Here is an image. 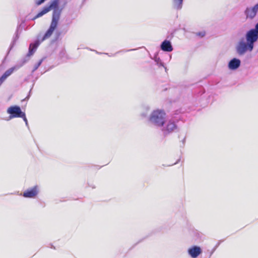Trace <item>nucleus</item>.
<instances>
[{
	"mask_svg": "<svg viewBox=\"0 0 258 258\" xmlns=\"http://www.w3.org/2000/svg\"><path fill=\"white\" fill-rule=\"evenodd\" d=\"M52 10V14L50 25L47 30L46 36L50 33H53L58 25L59 20L63 10L62 7L59 6V0H52L48 4L43 7L42 9L31 20L34 21L36 19L42 17L44 15Z\"/></svg>",
	"mask_w": 258,
	"mask_h": 258,
	"instance_id": "f257e3e1",
	"label": "nucleus"
},
{
	"mask_svg": "<svg viewBox=\"0 0 258 258\" xmlns=\"http://www.w3.org/2000/svg\"><path fill=\"white\" fill-rule=\"evenodd\" d=\"M257 40L258 34L251 28L246 31L244 37L240 38L235 48H253Z\"/></svg>",
	"mask_w": 258,
	"mask_h": 258,
	"instance_id": "f03ea898",
	"label": "nucleus"
},
{
	"mask_svg": "<svg viewBox=\"0 0 258 258\" xmlns=\"http://www.w3.org/2000/svg\"><path fill=\"white\" fill-rule=\"evenodd\" d=\"M166 113L162 110H154L150 116V120L156 125L162 126L165 123Z\"/></svg>",
	"mask_w": 258,
	"mask_h": 258,
	"instance_id": "7ed1b4c3",
	"label": "nucleus"
},
{
	"mask_svg": "<svg viewBox=\"0 0 258 258\" xmlns=\"http://www.w3.org/2000/svg\"><path fill=\"white\" fill-rule=\"evenodd\" d=\"M25 22L26 20L22 19L21 23L18 24L16 31L8 48H13L15 46L22 32V29L25 27Z\"/></svg>",
	"mask_w": 258,
	"mask_h": 258,
	"instance_id": "20e7f679",
	"label": "nucleus"
},
{
	"mask_svg": "<svg viewBox=\"0 0 258 258\" xmlns=\"http://www.w3.org/2000/svg\"><path fill=\"white\" fill-rule=\"evenodd\" d=\"M258 13V3L252 7H247L243 12L246 20H252Z\"/></svg>",
	"mask_w": 258,
	"mask_h": 258,
	"instance_id": "39448f33",
	"label": "nucleus"
},
{
	"mask_svg": "<svg viewBox=\"0 0 258 258\" xmlns=\"http://www.w3.org/2000/svg\"><path fill=\"white\" fill-rule=\"evenodd\" d=\"M7 112L10 114V119L19 118L23 115L24 116L21 108L17 105L11 106L7 109Z\"/></svg>",
	"mask_w": 258,
	"mask_h": 258,
	"instance_id": "423d86ee",
	"label": "nucleus"
},
{
	"mask_svg": "<svg viewBox=\"0 0 258 258\" xmlns=\"http://www.w3.org/2000/svg\"><path fill=\"white\" fill-rule=\"evenodd\" d=\"M46 33L47 31L43 35L41 34H38L36 38L32 42L30 43L28 48H37L43 41L49 37L52 34V33H50L49 35L46 36Z\"/></svg>",
	"mask_w": 258,
	"mask_h": 258,
	"instance_id": "0eeeda50",
	"label": "nucleus"
},
{
	"mask_svg": "<svg viewBox=\"0 0 258 258\" xmlns=\"http://www.w3.org/2000/svg\"><path fill=\"white\" fill-rule=\"evenodd\" d=\"M66 22L67 23V26H66L65 27L62 28L60 31H57L56 32L54 38L51 40V43L57 41L61 34L64 35L68 32L69 25L72 24V20L70 18H67Z\"/></svg>",
	"mask_w": 258,
	"mask_h": 258,
	"instance_id": "6e6552de",
	"label": "nucleus"
},
{
	"mask_svg": "<svg viewBox=\"0 0 258 258\" xmlns=\"http://www.w3.org/2000/svg\"><path fill=\"white\" fill-rule=\"evenodd\" d=\"M38 193V187L36 185L32 188L27 189L23 192V196L27 198H35Z\"/></svg>",
	"mask_w": 258,
	"mask_h": 258,
	"instance_id": "1a4fd4ad",
	"label": "nucleus"
},
{
	"mask_svg": "<svg viewBox=\"0 0 258 258\" xmlns=\"http://www.w3.org/2000/svg\"><path fill=\"white\" fill-rule=\"evenodd\" d=\"M188 252L192 257L196 258L201 253L202 250L200 247L194 246L188 249Z\"/></svg>",
	"mask_w": 258,
	"mask_h": 258,
	"instance_id": "9d476101",
	"label": "nucleus"
},
{
	"mask_svg": "<svg viewBox=\"0 0 258 258\" xmlns=\"http://www.w3.org/2000/svg\"><path fill=\"white\" fill-rule=\"evenodd\" d=\"M184 0H172L173 8L176 11H180L182 9Z\"/></svg>",
	"mask_w": 258,
	"mask_h": 258,
	"instance_id": "9b49d317",
	"label": "nucleus"
},
{
	"mask_svg": "<svg viewBox=\"0 0 258 258\" xmlns=\"http://www.w3.org/2000/svg\"><path fill=\"white\" fill-rule=\"evenodd\" d=\"M240 61L239 59L233 58L229 62L228 67L231 70H235L240 66Z\"/></svg>",
	"mask_w": 258,
	"mask_h": 258,
	"instance_id": "f8f14e48",
	"label": "nucleus"
},
{
	"mask_svg": "<svg viewBox=\"0 0 258 258\" xmlns=\"http://www.w3.org/2000/svg\"><path fill=\"white\" fill-rule=\"evenodd\" d=\"M157 48H173L170 40L165 39L161 42Z\"/></svg>",
	"mask_w": 258,
	"mask_h": 258,
	"instance_id": "ddd939ff",
	"label": "nucleus"
},
{
	"mask_svg": "<svg viewBox=\"0 0 258 258\" xmlns=\"http://www.w3.org/2000/svg\"><path fill=\"white\" fill-rule=\"evenodd\" d=\"M176 128V125L175 123L173 121H169L166 125L165 131H166L168 133H170L173 132Z\"/></svg>",
	"mask_w": 258,
	"mask_h": 258,
	"instance_id": "4468645a",
	"label": "nucleus"
},
{
	"mask_svg": "<svg viewBox=\"0 0 258 258\" xmlns=\"http://www.w3.org/2000/svg\"><path fill=\"white\" fill-rule=\"evenodd\" d=\"M43 60H44V58H41L40 60H39V61L37 63H35L33 66L32 71H31L32 73H34L35 71H36L38 69V68L39 67V66L41 64Z\"/></svg>",
	"mask_w": 258,
	"mask_h": 258,
	"instance_id": "2eb2a0df",
	"label": "nucleus"
},
{
	"mask_svg": "<svg viewBox=\"0 0 258 258\" xmlns=\"http://www.w3.org/2000/svg\"><path fill=\"white\" fill-rule=\"evenodd\" d=\"M15 70V68H12L5 72V73L2 75L4 78L7 79L9 76H10L14 72Z\"/></svg>",
	"mask_w": 258,
	"mask_h": 258,
	"instance_id": "dca6fc26",
	"label": "nucleus"
},
{
	"mask_svg": "<svg viewBox=\"0 0 258 258\" xmlns=\"http://www.w3.org/2000/svg\"><path fill=\"white\" fill-rule=\"evenodd\" d=\"M195 34L196 36H197L200 38H203L204 36H205V35L206 34V31L203 30L202 31H199V32H196V33H195Z\"/></svg>",
	"mask_w": 258,
	"mask_h": 258,
	"instance_id": "f3484780",
	"label": "nucleus"
},
{
	"mask_svg": "<svg viewBox=\"0 0 258 258\" xmlns=\"http://www.w3.org/2000/svg\"><path fill=\"white\" fill-rule=\"evenodd\" d=\"M238 53L240 55L243 54L247 50H249L251 51L252 49H237Z\"/></svg>",
	"mask_w": 258,
	"mask_h": 258,
	"instance_id": "a211bd4d",
	"label": "nucleus"
},
{
	"mask_svg": "<svg viewBox=\"0 0 258 258\" xmlns=\"http://www.w3.org/2000/svg\"><path fill=\"white\" fill-rule=\"evenodd\" d=\"M6 79L5 78H4V77L3 76L0 78V86L3 83V82L5 81Z\"/></svg>",
	"mask_w": 258,
	"mask_h": 258,
	"instance_id": "6ab92c4d",
	"label": "nucleus"
},
{
	"mask_svg": "<svg viewBox=\"0 0 258 258\" xmlns=\"http://www.w3.org/2000/svg\"><path fill=\"white\" fill-rule=\"evenodd\" d=\"M23 114L24 116H22V117H20V118H22L23 119V120L25 121V122H26V123H27V119L26 118V115H25V112H23Z\"/></svg>",
	"mask_w": 258,
	"mask_h": 258,
	"instance_id": "aec40b11",
	"label": "nucleus"
},
{
	"mask_svg": "<svg viewBox=\"0 0 258 258\" xmlns=\"http://www.w3.org/2000/svg\"><path fill=\"white\" fill-rule=\"evenodd\" d=\"M35 50V49H29V51L28 53V55L30 56V55H32L34 53Z\"/></svg>",
	"mask_w": 258,
	"mask_h": 258,
	"instance_id": "412c9836",
	"label": "nucleus"
},
{
	"mask_svg": "<svg viewBox=\"0 0 258 258\" xmlns=\"http://www.w3.org/2000/svg\"><path fill=\"white\" fill-rule=\"evenodd\" d=\"M163 50L166 51H171L173 49H163Z\"/></svg>",
	"mask_w": 258,
	"mask_h": 258,
	"instance_id": "4be33fe9",
	"label": "nucleus"
},
{
	"mask_svg": "<svg viewBox=\"0 0 258 258\" xmlns=\"http://www.w3.org/2000/svg\"><path fill=\"white\" fill-rule=\"evenodd\" d=\"M137 48H140V49H141V48H146V47L145 46H142V47H137Z\"/></svg>",
	"mask_w": 258,
	"mask_h": 258,
	"instance_id": "5701e85b",
	"label": "nucleus"
}]
</instances>
